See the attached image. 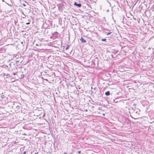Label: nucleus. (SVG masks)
<instances>
[{"instance_id": "obj_25", "label": "nucleus", "mask_w": 154, "mask_h": 154, "mask_svg": "<svg viewBox=\"0 0 154 154\" xmlns=\"http://www.w3.org/2000/svg\"><path fill=\"white\" fill-rule=\"evenodd\" d=\"M24 134L25 135H26V134Z\"/></svg>"}, {"instance_id": "obj_4", "label": "nucleus", "mask_w": 154, "mask_h": 154, "mask_svg": "<svg viewBox=\"0 0 154 154\" xmlns=\"http://www.w3.org/2000/svg\"><path fill=\"white\" fill-rule=\"evenodd\" d=\"M105 33L106 34V35L108 36L109 37L111 36H112L113 35L112 33L110 32H105Z\"/></svg>"}, {"instance_id": "obj_13", "label": "nucleus", "mask_w": 154, "mask_h": 154, "mask_svg": "<svg viewBox=\"0 0 154 154\" xmlns=\"http://www.w3.org/2000/svg\"><path fill=\"white\" fill-rule=\"evenodd\" d=\"M16 107V108L18 109H19L20 108V107L19 106H17Z\"/></svg>"}, {"instance_id": "obj_19", "label": "nucleus", "mask_w": 154, "mask_h": 154, "mask_svg": "<svg viewBox=\"0 0 154 154\" xmlns=\"http://www.w3.org/2000/svg\"><path fill=\"white\" fill-rule=\"evenodd\" d=\"M30 23L29 22L27 23H26V24H29Z\"/></svg>"}, {"instance_id": "obj_28", "label": "nucleus", "mask_w": 154, "mask_h": 154, "mask_svg": "<svg viewBox=\"0 0 154 154\" xmlns=\"http://www.w3.org/2000/svg\"><path fill=\"white\" fill-rule=\"evenodd\" d=\"M16 58H17V57Z\"/></svg>"}, {"instance_id": "obj_9", "label": "nucleus", "mask_w": 154, "mask_h": 154, "mask_svg": "<svg viewBox=\"0 0 154 154\" xmlns=\"http://www.w3.org/2000/svg\"><path fill=\"white\" fill-rule=\"evenodd\" d=\"M69 45H67L66 47L65 48V50H68V49H69Z\"/></svg>"}, {"instance_id": "obj_5", "label": "nucleus", "mask_w": 154, "mask_h": 154, "mask_svg": "<svg viewBox=\"0 0 154 154\" xmlns=\"http://www.w3.org/2000/svg\"><path fill=\"white\" fill-rule=\"evenodd\" d=\"M80 40L82 41V43H85L86 42V41L82 37H81L80 39Z\"/></svg>"}, {"instance_id": "obj_11", "label": "nucleus", "mask_w": 154, "mask_h": 154, "mask_svg": "<svg viewBox=\"0 0 154 154\" xmlns=\"http://www.w3.org/2000/svg\"><path fill=\"white\" fill-rule=\"evenodd\" d=\"M19 60L16 61V64H18V63H19Z\"/></svg>"}, {"instance_id": "obj_15", "label": "nucleus", "mask_w": 154, "mask_h": 154, "mask_svg": "<svg viewBox=\"0 0 154 154\" xmlns=\"http://www.w3.org/2000/svg\"><path fill=\"white\" fill-rule=\"evenodd\" d=\"M78 152L79 154H80L81 153V151H79Z\"/></svg>"}, {"instance_id": "obj_29", "label": "nucleus", "mask_w": 154, "mask_h": 154, "mask_svg": "<svg viewBox=\"0 0 154 154\" xmlns=\"http://www.w3.org/2000/svg\"><path fill=\"white\" fill-rule=\"evenodd\" d=\"M92 107L94 108V106H92Z\"/></svg>"}, {"instance_id": "obj_10", "label": "nucleus", "mask_w": 154, "mask_h": 154, "mask_svg": "<svg viewBox=\"0 0 154 154\" xmlns=\"http://www.w3.org/2000/svg\"><path fill=\"white\" fill-rule=\"evenodd\" d=\"M101 41H106V39L105 38H103L101 39Z\"/></svg>"}, {"instance_id": "obj_6", "label": "nucleus", "mask_w": 154, "mask_h": 154, "mask_svg": "<svg viewBox=\"0 0 154 154\" xmlns=\"http://www.w3.org/2000/svg\"><path fill=\"white\" fill-rule=\"evenodd\" d=\"M110 94V92L109 91H106L105 93V95L106 96H108Z\"/></svg>"}, {"instance_id": "obj_16", "label": "nucleus", "mask_w": 154, "mask_h": 154, "mask_svg": "<svg viewBox=\"0 0 154 154\" xmlns=\"http://www.w3.org/2000/svg\"><path fill=\"white\" fill-rule=\"evenodd\" d=\"M23 5L24 6H26V5L25 4H23Z\"/></svg>"}, {"instance_id": "obj_8", "label": "nucleus", "mask_w": 154, "mask_h": 154, "mask_svg": "<svg viewBox=\"0 0 154 154\" xmlns=\"http://www.w3.org/2000/svg\"><path fill=\"white\" fill-rule=\"evenodd\" d=\"M5 98V96L4 95H2L1 96V100H2L3 98Z\"/></svg>"}, {"instance_id": "obj_20", "label": "nucleus", "mask_w": 154, "mask_h": 154, "mask_svg": "<svg viewBox=\"0 0 154 154\" xmlns=\"http://www.w3.org/2000/svg\"><path fill=\"white\" fill-rule=\"evenodd\" d=\"M106 30L107 31H110V30H109V29H106Z\"/></svg>"}, {"instance_id": "obj_1", "label": "nucleus", "mask_w": 154, "mask_h": 154, "mask_svg": "<svg viewBox=\"0 0 154 154\" xmlns=\"http://www.w3.org/2000/svg\"><path fill=\"white\" fill-rule=\"evenodd\" d=\"M133 113L136 117H137L140 114V110L139 109H137V111L135 110L134 111Z\"/></svg>"}, {"instance_id": "obj_21", "label": "nucleus", "mask_w": 154, "mask_h": 154, "mask_svg": "<svg viewBox=\"0 0 154 154\" xmlns=\"http://www.w3.org/2000/svg\"><path fill=\"white\" fill-rule=\"evenodd\" d=\"M9 65L10 66V67H11V63H10L9 64Z\"/></svg>"}, {"instance_id": "obj_26", "label": "nucleus", "mask_w": 154, "mask_h": 154, "mask_svg": "<svg viewBox=\"0 0 154 154\" xmlns=\"http://www.w3.org/2000/svg\"><path fill=\"white\" fill-rule=\"evenodd\" d=\"M86 111H87V110H86Z\"/></svg>"}, {"instance_id": "obj_18", "label": "nucleus", "mask_w": 154, "mask_h": 154, "mask_svg": "<svg viewBox=\"0 0 154 154\" xmlns=\"http://www.w3.org/2000/svg\"><path fill=\"white\" fill-rule=\"evenodd\" d=\"M12 74H13L14 75H16V73H12Z\"/></svg>"}, {"instance_id": "obj_24", "label": "nucleus", "mask_w": 154, "mask_h": 154, "mask_svg": "<svg viewBox=\"0 0 154 154\" xmlns=\"http://www.w3.org/2000/svg\"><path fill=\"white\" fill-rule=\"evenodd\" d=\"M24 134L25 135H26V134Z\"/></svg>"}, {"instance_id": "obj_3", "label": "nucleus", "mask_w": 154, "mask_h": 154, "mask_svg": "<svg viewBox=\"0 0 154 154\" xmlns=\"http://www.w3.org/2000/svg\"><path fill=\"white\" fill-rule=\"evenodd\" d=\"M74 5L79 8H80L82 6V5L81 3L77 4L76 2L74 3Z\"/></svg>"}, {"instance_id": "obj_14", "label": "nucleus", "mask_w": 154, "mask_h": 154, "mask_svg": "<svg viewBox=\"0 0 154 154\" xmlns=\"http://www.w3.org/2000/svg\"><path fill=\"white\" fill-rule=\"evenodd\" d=\"M45 116V113L44 112L43 115L42 116V117H44Z\"/></svg>"}, {"instance_id": "obj_23", "label": "nucleus", "mask_w": 154, "mask_h": 154, "mask_svg": "<svg viewBox=\"0 0 154 154\" xmlns=\"http://www.w3.org/2000/svg\"><path fill=\"white\" fill-rule=\"evenodd\" d=\"M38 152H36L35 153V154H38Z\"/></svg>"}, {"instance_id": "obj_12", "label": "nucleus", "mask_w": 154, "mask_h": 154, "mask_svg": "<svg viewBox=\"0 0 154 154\" xmlns=\"http://www.w3.org/2000/svg\"><path fill=\"white\" fill-rule=\"evenodd\" d=\"M117 51H114L112 52V53H114L115 54H116L117 53Z\"/></svg>"}, {"instance_id": "obj_7", "label": "nucleus", "mask_w": 154, "mask_h": 154, "mask_svg": "<svg viewBox=\"0 0 154 154\" xmlns=\"http://www.w3.org/2000/svg\"><path fill=\"white\" fill-rule=\"evenodd\" d=\"M57 43H58V45L59 46L61 44V42L60 41H58V42H56Z\"/></svg>"}, {"instance_id": "obj_17", "label": "nucleus", "mask_w": 154, "mask_h": 154, "mask_svg": "<svg viewBox=\"0 0 154 154\" xmlns=\"http://www.w3.org/2000/svg\"><path fill=\"white\" fill-rule=\"evenodd\" d=\"M26 152H25H25H23V154H26Z\"/></svg>"}, {"instance_id": "obj_2", "label": "nucleus", "mask_w": 154, "mask_h": 154, "mask_svg": "<svg viewBox=\"0 0 154 154\" xmlns=\"http://www.w3.org/2000/svg\"><path fill=\"white\" fill-rule=\"evenodd\" d=\"M91 88L93 89L91 91L92 93V94H95L97 91V88L96 87H95L93 88L92 87H91Z\"/></svg>"}, {"instance_id": "obj_27", "label": "nucleus", "mask_w": 154, "mask_h": 154, "mask_svg": "<svg viewBox=\"0 0 154 154\" xmlns=\"http://www.w3.org/2000/svg\"><path fill=\"white\" fill-rule=\"evenodd\" d=\"M16 58H17V57Z\"/></svg>"}, {"instance_id": "obj_22", "label": "nucleus", "mask_w": 154, "mask_h": 154, "mask_svg": "<svg viewBox=\"0 0 154 154\" xmlns=\"http://www.w3.org/2000/svg\"><path fill=\"white\" fill-rule=\"evenodd\" d=\"M64 154H67V153L66 152H65Z\"/></svg>"}]
</instances>
